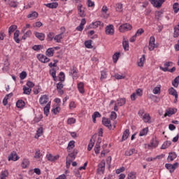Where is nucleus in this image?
I'll list each match as a JSON object with an SVG mask.
<instances>
[{
  "instance_id": "obj_1",
  "label": "nucleus",
  "mask_w": 179,
  "mask_h": 179,
  "mask_svg": "<svg viewBox=\"0 0 179 179\" xmlns=\"http://www.w3.org/2000/svg\"><path fill=\"white\" fill-rule=\"evenodd\" d=\"M177 113V108H169L166 110V113L164 115V117H171V115H174Z\"/></svg>"
},
{
  "instance_id": "obj_2",
  "label": "nucleus",
  "mask_w": 179,
  "mask_h": 179,
  "mask_svg": "<svg viewBox=\"0 0 179 179\" xmlns=\"http://www.w3.org/2000/svg\"><path fill=\"white\" fill-rule=\"evenodd\" d=\"M131 29H132V25L128 23L123 24L119 27V30L120 31H121V33H124V31H128V30H131Z\"/></svg>"
},
{
  "instance_id": "obj_3",
  "label": "nucleus",
  "mask_w": 179,
  "mask_h": 179,
  "mask_svg": "<svg viewBox=\"0 0 179 179\" xmlns=\"http://www.w3.org/2000/svg\"><path fill=\"white\" fill-rule=\"evenodd\" d=\"M102 123L103 125L106 127V128H108V129H111L113 128V126L111 125V121L108 118L103 117Z\"/></svg>"
},
{
  "instance_id": "obj_4",
  "label": "nucleus",
  "mask_w": 179,
  "mask_h": 179,
  "mask_svg": "<svg viewBox=\"0 0 179 179\" xmlns=\"http://www.w3.org/2000/svg\"><path fill=\"white\" fill-rule=\"evenodd\" d=\"M105 31L106 34H108L109 36H113V34H114V25L109 24L106 26Z\"/></svg>"
},
{
  "instance_id": "obj_5",
  "label": "nucleus",
  "mask_w": 179,
  "mask_h": 179,
  "mask_svg": "<svg viewBox=\"0 0 179 179\" xmlns=\"http://www.w3.org/2000/svg\"><path fill=\"white\" fill-rule=\"evenodd\" d=\"M48 100H50V98L47 95H43L39 99V103L43 106L44 104H47L48 103Z\"/></svg>"
},
{
  "instance_id": "obj_6",
  "label": "nucleus",
  "mask_w": 179,
  "mask_h": 179,
  "mask_svg": "<svg viewBox=\"0 0 179 179\" xmlns=\"http://www.w3.org/2000/svg\"><path fill=\"white\" fill-rule=\"evenodd\" d=\"M10 160H13V162L19 160V156H17L16 152L13 151V152L10 153V155L8 157V162H10Z\"/></svg>"
},
{
  "instance_id": "obj_7",
  "label": "nucleus",
  "mask_w": 179,
  "mask_h": 179,
  "mask_svg": "<svg viewBox=\"0 0 179 179\" xmlns=\"http://www.w3.org/2000/svg\"><path fill=\"white\" fill-rule=\"evenodd\" d=\"M155 47H156V45L155 44V37L151 36L150 38V41H149V50L150 51H153L155 50Z\"/></svg>"
},
{
  "instance_id": "obj_8",
  "label": "nucleus",
  "mask_w": 179,
  "mask_h": 179,
  "mask_svg": "<svg viewBox=\"0 0 179 179\" xmlns=\"http://www.w3.org/2000/svg\"><path fill=\"white\" fill-rule=\"evenodd\" d=\"M164 65L165 67L159 66V69H161V71H163L164 72H167L169 71V67L173 66V62H166L164 63Z\"/></svg>"
},
{
  "instance_id": "obj_9",
  "label": "nucleus",
  "mask_w": 179,
  "mask_h": 179,
  "mask_svg": "<svg viewBox=\"0 0 179 179\" xmlns=\"http://www.w3.org/2000/svg\"><path fill=\"white\" fill-rule=\"evenodd\" d=\"M38 59L41 62H43V64H45L47 62H50V58L46 57L45 55H39L38 56Z\"/></svg>"
},
{
  "instance_id": "obj_10",
  "label": "nucleus",
  "mask_w": 179,
  "mask_h": 179,
  "mask_svg": "<svg viewBox=\"0 0 179 179\" xmlns=\"http://www.w3.org/2000/svg\"><path fill=\"white\" fill-rule=\"evenodd\" d=\"M49 162H55V160H58L59 159V155L53 156L52 154L47 155L46 156Z\"/></svg>"
},
{
  "instance_id": "obj_11",
  "label": "nucleus",
  "mask_w": 179,
  "mask_h": 179,
  "mask_svg": "<svg viewBox=\"0 0 179 179\" xmlns=\"http://www.w3.org/2000/svg\"><path fill=\"white\" fill-rule=\"evenodd\" d=\"M50 107H51V101H49L43 108L44 114L46 117H48V114H50Z\"/></svg>"
},
{
  "instance_id": "obj_12",
  "label": "nucleus",
  "mask_w": 179,
  "mask_h": 179,
  "mask_svg": "<svg viewBox=\"0 0 179 179\" xmlns=\"http://www.w3.org/2000/svg\"><path fill=\"white\" fill-rule=\"evenodd\" d=\"M169 94H171V96H173L174 97H178V92H177V90L174 89L173 87H171L169 89Z\"/></svg>"
},
{
  "instance_id": "obj_13",
  "label": "nucleus",
  "mask_w": 179,
  "mask_h": 179,
  "mask_svg": "<svg viewBox=\"0 0 179 179\" xmlns=\"http://www.w3.org/2000/svg\"><path fill=\"white\" fill-rule=\"evenodd\" d=\"M35 36L36 38H38L41 41H44V39L45 38V34L43 33L36 32L35 33Z\"/></svg>"
},
{
  "instance_id": "obj_14",
  "label": "nucleus",
  "mask_w": 179,
  "mask_h": 179,
  "mask_svg": "<svg viewBox=\"0 0 179 179\" xmlns=\"http://www.w3.org/2000/svg\"><path fill=\"white\" fill-rule=\"evenodd\" d=\"M177 157V154H176V152H169V156H168V161L169 162H173V160H174V159H176Z\"/></svg>"
},
{
  "instance_id": "obj_15",
  "label": "nucleus",
  "mask_w": 179,
  "mask_h": 179,
  "mask_svg": "<svg viewBox=\"0 0 179 179\" xmlns=\"http://www.w3.org/2000/svg\"><path fill=\"white\" fill-rule=\"evenodd\" d=\"M86 24V19L83 18L81 20V22L78 27H77L76 30L78 31H82L83 30V25Z\"/></svg>"
},
{
  "instance_id": "obj_16",
  "label": "nucleus",
  "mask_w": 179,
  "mask_h": 179,
  "mask_svg": "<svg viewBox=\"0 0 179 179\" xmlns=\"http://www.w3.org/2000/svg\"><path fill=\"white\" fill-rule=\"evenodd\" d=\"M20 34V31L19 30H16L14 33V40L17 44L20 43V39H19V35Z\"/></svg>"
},
{
  "instance_id": "obj_17",
  "label": "nucleus",
  "mask_w": 179,
  "mask_h": 179,
  "mask_svg": "<svg viewBox=\"0 0 179 179\" xmlns=\"http://www.w3.org/2000/svg\"><path fill=\"white\" fill-rule=\"evenodd\" d=\"M27 17L28 19H31V20H33L34 19L38 17V13L34 11L31 13L27 15Z\"/></svg>"
},
{
  "instance_id": "obj_18",
  "label": "nucleus",
  "mask_w": 179,
  "mask_h": 179,
  "mask_svg": "<svg viewBox=\"0 0 179 179\" xmlns=\"http://www.w3.org/2000/svg\"><path fill=\"white\" fill-rule=\"evenodd\" d=\"M47 8H50V9H57L58 8V3L55 2V3H49L47 4H45Z\"/></svg>"
},
{
  "instance_id": "obj_19",
  "label": "nucleus",
  "mask_w": 179,
  "mask_h": 179,
  "mask_svg": "<svg viewBox=\"0 0 179 179\" xmlns=\"http://www.w3.org/2000/svg\"><path fill=\"white\" fill-rule=\"evenodd\" d=\"M94 138V136H92L90 141V143L88 145L87 150L90 152L92 149H93V146H94V140L93 139Z\"/></svg>"
},
{
  "instance_id": "obj_20",
  "label": "nucleus",
  "mask_w": 179,
  "mask_h": 179,
  "mask_svg": "<svg viewBox=\"0 0 179 179\" xmlns=\"http://www.w3.org/2000/svg\"><path fill=\"white\" fill-rule=\"evenodd\" d=\"M50 74L53 78L55 82H57V80H58V78H57V71H55V69L50 70Z\"/></svg>"
},
{
  "instance_id": "obj_21",
  "label": "nucleus",
  "mask_w": 179,
  "mask_h": 179,
  "mask_svg": "<svg viewBox=\"0 0 179 179\" xmlns=\"http://www.w3.org/2000/svg\"><path fill=\"white\" fill-rule=\"evenodd\" d=\"M78 89L80 93H81V94H83V93H85V84H83V83H78Z\"/></svg>"
},
{
  "instance_id": "obj_22",
  "label": "nucleus",
  "mask_w": 179,
  "mask_h": 179,
  "mask_svg": "<svg viewBox=\"0 0 179 179\" xmlns=\"http://www.w3.org/2000/svg\"><path fill=\"white\" fill-rule=\"evenodd\" d=\"M122 45L125 51H128L129 50V42L128 41H125V38L123 39Z\"/></svg>"
},
{
  "instance_id": "obj_23",
  "label": "nucleus",
  "mask_w": 179,
  "mask_h": 179,
  "mask_svg": "<svg viewBox=\"0 0 179 179\" xmlns=\"http://www.w3.org/2000/svg\"><path fill=\"white\" fill-rule=\"evenodd\" d=\"M26 106V103L23 100H18L16 103L17 108H23Z\"/></svg>"
},
{
  "instance_id": "obj_24",
  "label": "nucleus",
  "mask_w": 179,
  "mask_h": 179,
  "mask_svg": "<svg viewBox=\"0 0 179 179\" xmlns=\"http://www.w3.org/2000/svg\"><path fill=\"white\" fill-rule=\"evenodd\" d=\"M101 117V115L99 112H94L92 115V121L94 124H96V119L100 118Z\"/></svg>"
},
{
  "instance_id": "obj_25",
  "label": "nucleus",
  "mask_w": 179,
  "mask_h": 179,
  "mask_svg": "<svg viewBox=\"0 0 179 179\" xmlns=\"http://www.w3.org/2000/svg\"><path fill=\"white\" fill-rule=\"evenodd\" d=\"M129 136V129H127L124 132L122 137V141H127Z\"/></svg>"
},
{
  "instance_id": "obj_26",
  "label": "nucleus",
  "mask_w": 179,
  "mask_h": 179,
  "mask_svg": "<svg viewBox=\"0 0 179 179\" xmlns=\"http://www.w3.org/2000/svg\"><path fill=\"white\" fill-rule=\"evenodd\" d=\"M159 145V142L155 139H152L150 143L148 145L149 148H157Z\"/></svg>"
},
{
  "instance_id": "obj_27",
  "label": "nucleus",
  "mask_w": 179,
  "mask_h": 179,
  "mask_svg": "<svg viewBox=\"0 0 179 179\" xmlns=\"http://www.w3.org/2000/svg\"><path fill=\"white\" fill-rule=\"evenodd\" d=\"M29 164H30V162L29 161V159H23L21 166H22V169H26V168H27Z\"/></svg>"
},
{
  "instance_id": "obj_28",
  "label": "nucleus",
  "mask_w": 179,
  "mask_h": 179,
  "mask_svg": "<svg viewBox=\"0 0 179 179\" xmlns=\"http://www.w3.org/2000/svg\"><path fill=\"white\" fill-rule=\"evenodd\" d=\"M179 36V22L177 24V26H176L174 27V33H173V37L177 38Z\"/></svg>"
},
{
  "instance_id": "obj_29",
  "label": "nucleus",
  "mask_w": 179,
  "mask_h": 179,
  "mask_svg": "<svg viewBox=\"0 0 179 179\" xmlns=\"http://www.w3.org/2000/svg\"><path fill=\"white\" fill-rule=\"evenodd\" d=\"M134 153H136V150H135V148L127 150L124 155L125 156H132Z\"/></svg>"
},
{
  "instance_id": "obj_30",
  "label": "nucleus",
  "mask_w": 179,
  "mask_h": 179,
  "mask_svg": "<svg viewBox=\"0 0 179 179\" xmlns=\"http://www.w3.org/2000/svg\"><path fill=\"white\" fill-rule=\"evenodd\" d=\"M16 29H17V26H16V25H11L8 28V36H11L12 34L13 33V31H15V30H16Z\"/></svg>"
},
{
  "instance_id": "obj_31",
  "label": "nucleus",
  "mask_w": 179,
  "mask_h": 179,
  "mask_svg": "<svg viewBox=\"0 0 179 179\" xmlns=\"http://www.w3.org/2000/svg\"><path fill=\"white\" fill-rule=\"evenodd\" d=\"M46 55L48 57H54V48H50L46 50Z\"/></svg>"
},
{
  "instance_id": "obj_32",
  "label": "nucleus",
  "mask_w": 179,
  "mask_h": 179,
  "mask_svg": "<svg viewBox=\"0 0 179 179\" xmlns=\"http://www.w3.org/2000/svg\"><path fill=\"white\" fill-rule=\"evenodd\" d=\"M169 146H171V141H166L162 145L161 149H167V148H169Z\"/></svg>"
},
{
  "instance_id": "obj_33",
  "label": "nucleus",
  "mask_w": 179,
  "mask_h": 179,
  "mask_svg": "<svg viewBox=\"0 0 179 179\" xmlns=\"http://www.w3.org/2000/svg\"><path fill=\"white\" fill-rule=\"evenodd\" d=\"M144 64H145V55H143L141 58H140L139 62H138V66H141L142 68Z\"/></svg>"
},
{
  "instance_id": "obj_34",
  "label": "nucleus",
  "mask_w": 179,
  "mask_h": 179,
  "mask_svg": "<svg viewBox=\"0 0 179 179\" xmlns=\"http://www.w3.org/2000/svg\"><path fill=\"white\" fill-rule=\"evenodd\" d=\"M148 132H149V128H144L140 131L139 136H144V135L148 134Z\"/></svg>"
},
{
  "instance_id": "obj_35",
  "label": "nucleus",
  "mask_w": 179,
  "mask_h": 179,
  "mask_svg": "<svg viewBox=\"0 0 179 179\" xmlns=\"http://www.w3.org/2000/svg\"><path fill=\"white\" fill-rule=\"evenodd\" d=\"M172 85L174 87H178L179 85V76H178L172 82Z\"/></svg>"
},
{
  "instance_id": "obj_36",
  "label": "nucleus",
  "mask_w": 179,
  "mask_h": 179,
  "mask_svg": "<svg viewBox=\"0 0 179 179\" xmlns=\"http://www.w3.org/2000/svg\"><path fill=\"white\" fill-rule=\"evenodd\" d=\"M23 93L24 94H30L31 93V88H29L26 86L23 87Z\"/></svg>"
},
{
  "instance_id": "obj_37",
  "label": "nucleus",
  "mask_w": 179,
  "mask_h": 179,
  "mask_svg": "<svg viewBox=\"0 0 179 179\" xmlns=\"http://www.w3.org/2000/svg\"><path fill=\"white\" fill-rule=\"evenodd\" d=\"M41 135H43V127H40L38 129L37 131H36V134L35 136V138H40V136H41Z\"/></svg>"
},
{
  "instance_id": "obj_38",
  "label": "nucleus",
  "mask_w": 179,
  "mask_h": 179,
  "mask_svg": "<svg viewBox=\"0 0 179 179\" xmlns=\"http://www.w3.org/2000/svg\"><path fill=\"white\" fill-rule=\"evenodd\" d=\"M75 148V142L73 141H71L69 142L68 147H67V150L69 152H71V149H73Z\"/></svg>"
},
{
  "instance_id": "obj_39",
  "label": "nucleus",
  "mask_w": 179,
  "mask_h": 179,
  "mask_svg": "<svg viewBox=\"0 0 179 179\" xmlns=\"http://www.w3.org/2000/svg\"><path fill=\"white\" fill-rule=\"evenodd\" d=\"M126 102H127V101H126L125 98H122V99H117V104L120 107H122V106H124V104H125Z\"/></svg>"
},
{
  "instance_id": "obj_40",
  "label": "nucleus",
  "mask_w": 179,
  "mask_h": 179,
  "mask_svg": "<svg viewBox=\"0 0 179 179\" xmlns=\"http://www.w3.org/2000/svg\"><path fill=\"white\" fill-rule=\"evenodd\" d=\"M128 179H135L136 178V173L135 172H130L127 175Z\"/></svg>"
},
{
  "instance_id": "obj_41",
  "label": "nucleus",
  "mask_w": 179,
  "mask_h": 179,
  "mask_svg": "<svg viewBox=\"0 0 179 179\" xmlns=\"http://www.w3.org/2000/svg\"><path fill=\"white\" fill-rule=\"evenodd\" d=\"M103 79H107V71L106 70L101 71L100 80H103Z\"/></svg>"
},
{
  "instance_id": "obj_42",
  "label": "nucleus",
  "mask_w": 179,
  "mask_h": 179,
  "mask_svg": "<svg viewBox=\"0 0 179 179\" xmlns=\"http://www.w3.org/2000/svg\"><path fill=\"white\" fill-rule=\"evenodd\" d=\"M9 71V62L6 61L4 63V66L3 67V72H8Z\"/></svg>"
},
{
  "instance_id": "obj_43",
  "label": "nucleus",
  "mask_w": 179,
  "mask_h": 179,
  "mask_svg": "<svg viewBox=\"0 0 179 179\" xmlns=\"http://www.w3.org/2000/svg\"><path fill=\"white\" fill-rule=\"evenodd\" d=\"M9 176V173H8V171H3L1 173V179H6V177Z\"/></svg>"
},
{
  "instance_id": "obj_44",
  "label": "nucleus",
  "mask_w": 179,
  "mask_h": 179,
  "mask_svg": "<svg viewBox=\"0 0 179 179\" xmlns=\"http://www.w3.org/2000/svg\"><path fill=\"white\" fill-rule=\"evenodd\" d=\"M55 35L54 34L53 32H50L47 35V40L48 41H52V40L54 39V36Z\"/></svg>"
},
{
  "instance_id": "obj_45",
  "label": "nucleus",
  "mask_w": 179,
  "mask_h": 179,
  "mask_svg": "<svg viewBox=\"0 0 179 179\" xmlns=\"http://www.w3.org/2000/svg\"><path fill=\"white\" fill-rule=\"evenodd\" d=\"M118 58H120V52L115 53L113 56L114 64H116L117 61H118Z\"/></svg>"
},
{
  "instance_id": "obj_46",
  "label": "nucleus",
  "mask_w": 179,
  "mask_h": 179,
  "mask_svg": "<svg viewBox=\"0 0 179 179\" xmlns=\"http://www.w3.org/2000/svg\"><path fill=\"white\" fill-rule=\"evenodd\" d=\"M143 120L144 122H149V121H150V115L145 114L143 117Z\"/></svg>"
},
{
  "instance_id": "obj_47",
  "label": "nucleus",
  "mask_w": 179,
  "mask_h": 179,
  "mask_svg": "<svg viewBox=\"0 0 179 179\" xmlns=\"http://www.w3.org/2000/svg\"><path fill=\"white\" fill-rule=\"evenodd\" d=\"M30 36H31V31H27L24 36H22V40H26V38H29V37H30Z\"/></svg>"
},
{
  "instance_id": "obj_48",
  "label": "nucleus",
  "mask_w": 179,
  "mask_h": 179,
  "mask_svg": "<svg viewBox=\"0 0 179 179\" xmlns=\"http://www.w3.org/2000/svg\"><path fill=\"white\" fill-rule=\"evenodd\" d=\"M173 9L175 13H178V10H179V4H178V3H173Z\"/></svg>"
},
{
  "instance_id": "obj_49",
  "label": "nucleus",
  "mask_w": 179,
  "mask_h": 179,
  "mask_svg": "<svg viewBox=\"0 0 179 179\" xmlns=\"http://www.w3.org/2000/svg\"><path fill=\"white\" fill-rule=\"evenodd\" d=\"M78 15L80 17H83L85 16V11L82 10V6H78Z\"/></svg>"
},
{
  "instance_id": "obj_50",
  "label": "nucleus",
  "mask_w": 179,
  "mask_h": 179,
  "mask_svg": "<svg viewBox=\"0 0 179 179\" xmlns=\"http://www.w3.org/2000/svg\"><path fill=\"white\" fill-rule=\"evenodd\" d=\"M62 38V34H60L55 36L54 40H55V41H56V43H61Z\"/></svg>"
},
{
  "instance_id": "obj_51",
  "label": "nucleus",
  "mask_w": 179,
  "mask_h": 179,
  "mask_svg": "<svg viewBox=\"0 0 179 179\" xmlns=\"http://www.w3.org/2000/svg\"><path fill=\"white\" fill-rule=\"evenodd\" d=\"M165 167L167 169V170H169L170 173H173L174 170H173V164H166Z\"/></svg>"
},
{
  "instance_id": "obj_52",
  "label": "nucleus",
  "mask_w": 179,
  "mask_h": 179,
  "mask_svg": "<svg viewBox=\"0 0 179 179\" xmlns=\"http://www.w3.org/2000/svg\"><path fill=\"white\" fill-rule=\"evenodd\" d=\"M59 80L60 82H64L65 80V74L64 73V72H60L59 74Z\"/></svg>"
},
{
  "instance_id": "obj_53",
  "label": "nucleus",
  "mask_w": 179,
  "mask_h": 179,
  "mask_svg": "<svg viewBox=\"0 0 179 179\" xmlns=\"http://www.w3.org/2000/svg\"><path fill=\"white\" fill-rule=\"evenodd\" d=\"M116 10L117 12H122V3H117L116 4Z\"/></svg>"
},
{
  "instance_id": "obj_54",
  "label": "nucleus",
  "mask_w": 179,
  "mask_h": 179,
  "mask_svg": "<svg viewBox=\"0 0 179 179\" xmlns=\"http://www.w3.org/2000/svg\"><path fill=\"white\" fill-rule=\"evenodd\" d=\"M85 45L86 48H93V46H92V40L86 41L85 42Z\"/></svg>"
},
{
  "instance_id": "obj_55",
  "label": "nucleus",
  "mask_w": 179,
  "mask_h": 179,
  "mask_svg": "<svg viewBox=\"0 0 179 179\" xmlns=\"http://www.w3.org/2000/svg\"><path fill=\"white\" fill-rule=\"evenodd\" d=\"M145 32V30H143V29L141 28L137 30L136 33L135 34V36L136 37L141 36L143 33Z\"/></svg>"
},
{
  "instance_id": "obj_56",
  "label": "nucleus",
  "mask_w": 179,
  "mask_h": 179,
  "mask_svg": "<svg viewBox=\"0 0 179 179\" xmlns=\"http://www.w3.org/2000/svg\"><path fill=\"white\" fill-rule=\"evenodd\" d=\"M76 122V119H75L73 117H70L67 120V124H69L70 125L72 124H75Z\"/></svg>"
},
{
  "instance_id": "obj_57",
  "label": "nucleus",
  "mask_w": 179,
  "mask_h": 179,
  "mask_svg": "<svg viewBox=\"0 0 179 179\" xmlns=\"http://www.w3.org/2000/svg\"><path fill=\"white\" fill-rule=\"evenodd\" d=\"M9 6H11V8H17V1H10Z\"/></svg>"
},
{
  "instance_id": "obj_58",
  "label": "nucleus",
  "mask_w": 179,
  "mask_h": 179,
  "mask_svg": "<svg viewBox=\"0 0 179 179\" xmlns=\"http://www.w3.org/2000/svg\"><path fill=\"white\" fill-rule=\"evenodd\" d=\"M74 176H76V177H77L78 179H80V172H79V169H76L73 171Z\"/></svg>"
},
{
  "instance_id": "obj_59",
  "label": "nucleus",
  "mask_w": 179,
  "mask_h": 179,
  "mask_svg": "<svg viewBox=\"0 0 179 179\" xmlns=\"http://www.w3.org/2000/svg\"><path fill=\"white\" fill-rule=\"evenodd\" d=\"M27 76V73H26V71H22L21 73H20V78L21 80H23V79H25Z\"/></svg>"
},
{
  "instance_id": "obj_60",
  "label": "nucleus",
  "mask_w": 179,
  "mask_h": 179,
  "mask_svg": "<svg viewBox=\"0 0 179 179\" xmlns=\"http://www.w3.org/2000/svg\"><path fill=\"white\" fill-rule=\"evenodd\" d=\"M72 163V159H69V157H66V169L71 167V164Z\"/></svg>"
},
{
  "instance_id": "obj_61",
  "label": "nucleus",
  "mask_w": 179,
  "mask_h": 179,
  "mask_svg": "<svg viewBox=\"0 0 179 179\" xmlns=\"http://www.w3.org/2000/svg\"><path fill=\"white\" fill-rule=\"evenodd\" d=\"M62 89H64V84H62V82L60 81L57 84V90H62Z\"/></svg>"
},
{
  "instance_id": "obj_62",
  "label": "nucleus",
  "mask_w": 179,
  "mask_h": 179,
  "mask_svg": "<svg viewBox=\"0 0 179 179\" xmlns=\"http://www.w3.org/2000/svg\"><path fill=\"white\" fill-rule=\"evenodd\" d=\"M114 78H115V79L120 80V79H124L125 76L122 75H120L118 73H115L114 76Z\"/></svg>"
},
{
  "instance_id": "obj_63",
  "label": "nucleus",
  "mask_w": 179,
  "mask_h": 179,
  "mask_svg": "<svg viewBox=\"0 0 179 179\" xmlns=\"http://www.w3.org/2000/svg\"><path fill=\"white\" fill-rule=\"evenodd\" d=\"M154 94H159L160 93V87H155L153 90Z\"/></svg>"
},
{
  "instance_id": "obj_64",
  "label": "nucleus",
  "mask_w": 179,
  "mask_h": 179,
  "mask_svg": "<svg viewBox=\"0 0 179 179\" xmlns=\"http://www.w3.org/2000/svg\"><path fill=\"white\" fill-rule=\"evenodd\" d=\"M110 118L112 120H115L117 118V113L115 112H111Z\"/></svg>"
}]
</instances>
